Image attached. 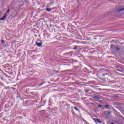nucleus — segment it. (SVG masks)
Listing matches in <instances>:
<instances>
[{"label": "nucleus", "mask_w": 124, "mask_h": 124, "mask_svg": "<svg viewBox=\"0 0 124 124\" xmlns=\"http://www.w3.org/2000/svg\"><path fill=\"white\" fill-rule=\"evenodd\" d=\"M93 99L95 100H99V99H101V97L98 96H93Z\"/></svg>", "instance_id": "nucleus-1"}, {"label": "nucleus", "mask_w": 124, "mask_h": 124, "mask_svg": "<svg viewBox=\"0 0 124 124\" xmlns=\"http://www.w3.org/2000/svg\"><path fill=\"white\" fill-rule=\"evenodd\" d=\"M94 121L96 124H101V121H100L99 119L94 118Z\"/></svg>", "instance_id": "nucleus-2"}, {"label": "nucleus", "mask_w": 124, "mask_h": 124, "mask_svg": "<svg viewBox=\"0 0 124 124\" xmlns=\"http://www.w3.org/2000/svg\"><path fill=\"white\" fill-rule=\"evenodd\" d=\"M6 17H7V16H6V15H4L0 19V21H3V20H5V19H6Z\"/></svg>", "instance_id": "nucleus-3"}, {"label": "nucleus", "mask_w": 124, "mask_h": 124, "mask_svg": "<svg viewBox=\"0 0 124 124\" xmlns=\"http://www.w3.org/2000/svg\"><path fill=\"white\" fill-rule=\"evenodd\" d=\"M36 45L38 47H41L42 46V43H36Z\"/></svg>", "instance_id": "nucleus-4"}, {"label": "nucleus", "mask_w": 124, "mask_h": 124, "mask_svg": "<svg viewBox=\"0 0 124 124\" xmlns=\"http://www.w3.org/2000/svg\"><path fill=\"white\" fill-rule=\"evenodd\" d=\"M46 10L47 11V12H51V11H52V9L50 8H48L46 9Z\"/></svg>", "instance_id": "nucleus-5"}, {"label": "nucleus", "mask_w": 124, "mask_h": 124, "mask_svg": "<svg viewBox=\"0 0 124 124\" xmlns=\"http://www.w3.org/2000/svg\"><path fill=\"white\" fill-rule=\"evenodd\" d=\"M9 11H10V10H9V9H8V10L7 11L6 14H5V15H6L7 16V15H9Z\"/></svg>", "instance_id": "nucleus-6"}, {"label": "nucleus", "mask_w": 124, "mask_h": 124, "mask_svg": "<svg viewBox=\"0 0 124 124\" xmlns=\"http://www.w3.org/2000/svg\"><path fill=\"white\" fill-rule=\"evenodd\" d=\"M74 109H75L76 111H78V112H80V111H79V108H76V107H74Z\"/></svg>", "instance_id": "nucleus-7"}, {"label": "nucleus", "mask_w": 124, "mask_h": 124, "mask_svg": "<svg viewBox=\"0 0 124 124\" xmlns=\"http://www.w3.org/2000/svg\"><path fill=\"white\" fill-rule=\"evenodd\" d=\"M124 7L122 9H119L118 11H119V12H122V11H124Z\"/></svg>", "instance_id": "nucleus-8"}, {"label": "nucleus", "mask_w": 124, "mask_h": 124, "mask_svg": "<svg viewBox=\"0 0 124 124\" xmlns=\"http://www.w3.org/2000/svg\"><path fill=\"white\" fill-rule=\"evenodd\" d=\"M45 82H42L41 84H40V86H42V85H43L44 84H45Z\"/></svg>", "instance_id": "nucleus-9"}, {"label": "nucleus", "mask_w": 124, "mask_h": 124, "mask_svg": "<svg viewBox=\"0 0 124 124\" xmlns=\"http://www.w3.org/2000/svg\"><path fill=\"white\" fill-rule=\"evenodd\" d=\"M116 50H118V51H120V48L119 47H116Z\"/></svg>", "instance_id": "nucleus-10"}, {"label": "nucleus", "mask_w": 124, "mask_h": 124, "mask_svg": "<svg viewBox=\"0 0 124 124\" xmlns=\"http://www.w3.org/2000/svg\"><path fill=\"white\" fill-rule=\"evenodd\" d=\"M105 75H107V74H102V77L103 78V77H104V76H105Z\"/></svg>", "instance_id": "nucleus-11"}, {"label": "nucleus", "mask_w": 124, "mask_h": 124, "mask_svg": "<svg viewBox=\"0 0 124 124\" xmlns=\"http://www.w3.org/2000/svg\"><path fill=\"white\" fill-rule=\"evenodd\" d=\"M105 107L106 108H109V106L106 105L105 106Z\"/></svg>", "instance_id": "nucleus-12"}, {"label": "nucleus", "mask_w": 124, "mask_h": 124, "mask_svg": "<svg viewBox=\"0 0 124 124\" xmlns=\"http://www.w3.org/2000/svg\"><path fill=\"white\" fill-rule=\"evenodd\" d=\"M74 50H77V47H75L73 48Z\"/></svg>", "instance_id": "nucleus-13"}, {"label": "nucleus", "mask_w": 124, "mask_h": 124, "mask_svg": "<svg viewBox=\"0 0 124 124\" xmlns=\"http://www.w3.org/2000/svg\"><path fill=\"white\" fill-rule=\"evenodd\" d=\"M98 107H102V105H99Z\"/></svg>", "instance_id": "nucleus-14"}, {"label": "nucleus", "mask_w": 124, "mask_h": 124, "mask_svg": "<svg viewBox=\"0 0 124 124\" xmlns=\"http://www.w3.org/2000/svg\"><path fill=\"white\" fill-rule=\"evenodd\" d=\"M89 91H86L85 93H88Z\"/></svg>", "instance_id": "nucleus-15"}, {"label": "nucleus", "mask_w": 124, "mask_h": 124, "mask_svg": "<svg viewBox=\"0 0 124 124\" xmlns=\"http://www.w3.org/2000/svg\"><path fill=\"white\" fill-rule=\"evenodd\" d=\"M68 54H71V53L69 52V53H68Z\"/></svg>", "instance_id": "nucleus-16"}, {"label": "nucleus", "mask_w": 124, "mask_h": 124, "mask_svg": "<svg viewBox=\"0 0 124 124\" xmlns=\"http://www.w3.org/2000/svg\"><path fill=\"white\" fill-rule=\"evenodd\" d=\"M43 111H44V112H45V111H46V110H43Z\"/></svg>", "instance_id": "nucleus-17"}, {"label": "nucleus", "mask_w": 124, "mask_h": 124, "mask_svg": "<svg viewBox=\"0 0 124 124\" xmlns=\"http://www.w3.org/2000/svg\"><path fill=\"white\" fill-rule=\"evenodd\" d=\"M108 114H110V112H108Z\"/></svg>", "instance_id": "nucleus-18"}, {"label": "nucleus", "mask_w": 124, "mask_h": 124, "mask_svg": "<svg viewBox=\"0 0 124 124\" xmlns=\"http://www.w3.org/2000/svg\"><path fill=\"white\" fill-rule=\"evenodd\" d=\"M111 124H114V123H111Z\"/></svg>", "instance_id": "nucleus-19"}]
</instances>
